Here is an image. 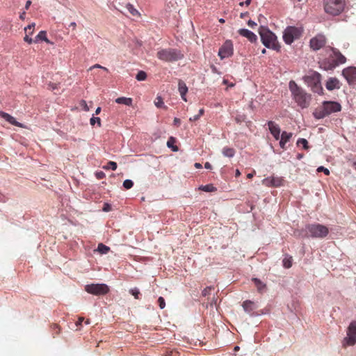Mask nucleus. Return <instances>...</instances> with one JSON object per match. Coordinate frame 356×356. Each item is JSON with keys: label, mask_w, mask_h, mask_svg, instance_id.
I'll return each mask as SVG.
<instances>
[{"label": "nucleus", "mask_w": 356, "mask_h": 356, "mask_svg": "<svg viewBox=\"0 0 356 356\" xmlns=\"http://www.w3.org/2000/svg\"><path fill=\"white\" fill-rule=\"evenodd\" d=\"M253 176H254V172H252V173H249V174H248V175H247V177H248V179H251L252 177H253Z\"/></svg>", "instance_id": "nucleus-62"}, {"label": "nucleus", "mask_w": 356, "mask_h": 356, "mask_svg": "<svg viewBox=\"0 0 356 356\" xmlns=\"http://www.w3.org/2000/svg\"><path fill=\"white\" fill-rule=\"evenodd\" d=\"M293 134L286 131H282L280 138V146L282 149H286V144L292 138Z\"/></svg>", "instance_id": "nucleus-19"}, {"label": "nucleus", "mask_w": 356, "mask_h": 356, "mask_svg": "<svg viewBox=\"0 0 356 356\" xmlns=\"http://www.w3.org/2000/svg\"><path fill=\"white\" fill-rule=\"evenodd\" d=\"M133 186H134V182L130 179H126L123 182V186L126 189H130L133 187Z\"/></svg>", "instance_id": "nucleus-36"}, {"label": "nucleus", "mask_w": 356, "mask_h": 356, "mask_svg": "<svg viewBox=\"0 0 356 356\" xmlns=\"http://www.w3.org/2000/svg\"><path fill=\"white\" fill-rule=\"evenodd\" d=\"M178 90H179V92L180 95L181 97V99L184 101L186 102L187 99H186V93L188 92V87L186 86V85L184 83V81H183L182 80H179V83H178Z\"/></svg>", "instance_id": "nucleus-22"}, {"label": "nucleus", "mask_w": 356, "mask_h": 356, "mask_svg": "<svg viewBox=\"0 0 356 356\" xmlns=\"http://www.w3.org/2000/svg\"><path fill=\"white\" fill-rule=\"evenodd\" d=\"M355 343H356V322H353L349 325L348 337L344 339L343 346H353Z\"/></svg>", "instance_id": "nucleus-10"}, {"label": "nucleus", "mask_w": 356, "mask_h": 356, "mask_svg": "<svg viewBox=\"0 0 356 356\" xmlns=\"http://www.w3.org/2000/svg\"><path fill=\"white\" fill-rule=\"evenodd\" d=\"M252 281L254 282L255 287L257 289V291L260 293H263L266 291V284L262 282L260 280L257 278H252Z\"/></svg>", "instance_id": "nucleus-23"}, {"label": "nucleus", "mask_w": 356, "mask_h": 356, "mask_svg": "<svg viewBox=\"0 0 356 356\" xmlns=\"http://www.w3.org/2000/svg\"><path fill=\"white\" fill-rule=\"evenodd\" d=\"M284 180L281 177H272L270 179V184L272 186L277 187L283 184Z\"/></svg>", "instance_id": "nucleus-27"}, {"label": "nucleus", "mask_w": 356, "mask_h": 356, "mask_svg": "<svg viewBox=\"0 0 356 356\" xmlns=\"http://www.w3.org/2000/svg\"><path fill=\"white\" fill-rule=\"evenodd\" d=\"M297 145H302V147L305 149H308V142L305 138H300V139H298V141H297Z\"/></svg>", "instance_id": "nucleus-35"}, {"label": "nucleus", "mask_w": 356, "mask_h": 356, "mask_svg": "<svg viewBox=\"0 0 356 356\" xmlns=\"http://www.w3.org/2000/svg\"><path fill=\"white\" fill-rule=\"evenodd\" d=\"M252 0H246L245 2H241L239 6H243V5L249 6Z\"/></svg>", "instance_id": "nucleus-50"}, {"label": "nucleus", "mask_w": 356, "mask_h": 356, "mask_svg": "<svg viewBox=\"0 0 356 356\" xmlns=\"http://www.w3.org/2000/svg\"><path fill=\"white\" fill-rule=\"evenodd\" d=\"M233 54V44L231 40H227L220 48L218 56L221 59L228 58Z\"/></svg>", "instance_id": "nucleus-12"}, {"label": "nucleus", "mask_w": 356, "mask_h": 356, "mask_svg": "<svg viewBox=\"0 0 356 356\" xmlns=\"http://www.w3.org/2000/svg\"><path fill=\"white\" fill-rule=\"evenodd\" d=\"M258 20L259 22L260 23L259 33L261 37V40L263 44L266 47H267V27L263 24V23H264L266 20V17L262 15H259V16L258 17Z\"/></svg>", "instance_id": "nucleus-13"}, {"label": "nucleus", "mask_w": 356, "mask_h": 356, "mask_svg": "<svg viewBox=\"0 0 356 356\" xmlns=\"http://www.w3.org/2000/svg\"><path fill=\"white\" fill-rule=\"evenodd\" d=\"M200 118V116L197 114V115H194L193 117L190 118L189 120L190 121H196V120H199Z\"/></svg>", "instance_id": "nucleus-51"}, {"label": "nucleus", "mask_w": 356, "mask_h": 356, "mask_svg": "<svg viewBox=\"0 0 356 356\" xmlns=\"http://www.w3.org/2000/svg\"><path fill=\"white\" fill-rule=\"evenodd\" d=\"M35 26V24L32 23L31 24H29V26L25 27V29H24L25 33H27L29 30L34 31Z\"/></svg>", "instance_id": "nucleus-45"}, {"label": "nucleus", "mask_w": 356, "mask_h": 356, "mask_svg": "<svg viewBox=\"0 0 356 356\" xmlns=\"http://www.w3.org/2000/svg\"><path fill=\"white\" fill-rule=\"evenodd\" d=\"M85 290L88 293L95 296H102L108 293L109 288L105 284H91L85 286Z\"/></svg>", "instance_id": "nucleus-9"}, {"label": "nucleus", "mask_w": 356, "mask_h": 356, "mask_svg": "<svg viewBox=\"0 0 356 356\" xmlns=\"http://www.w3.org/2000/svg\"><path fill=\"white\" fill-rule=\"evenodd\" d=\"M31 4V0H28L26 1V5H25V9L28 10Z\"/></svg>", "instance_id": "nucleus-54"}, {"label": "nucleus", "mask_w": 356, "mask_h": 356, "mask_svg": "<svg viewBox=\"0 0 356 356\" xmlns=\"http://www.w3.org/2000/svg\"><path fill=\"white\" fill-rule=\"evenodd\" d=\"M0 115L5 120H6L7 122H8L9 123H10L11 124L13 125H15V126H17L18 127H21V128H23L24 127V125L17 122L15 118H13L12 115H10V114L7 113H5V112H0Z\"/></svg>", "instance_id": "nucleus-20"}, {"label": "nucleus", "mask_w": 356, "mask_h": 356, "mask_svg": "<svg viewBox=\"0 0 356 356\" xmlns=\"http://www.w3.org/2000/svg\"><path fill=\"white\" fill-rule=\"evenodd\" d=\"M243 309L250 315L254 314V310L257 308V305L251 300H245L242 305Z\"/></svg>", "instance_id": "nucleus-17"}, {"label": "nucleus", "mask_w": 356, "mask_h": 356, "mask_svg": "<svg viewBox=\"0 0 356 356\" xmlns=\"http://www.w3.org/2000/svg\"><path fill=\"white\" fill-rule=\"evenodd\" d=\"M33 31H32V30H29L27 33H26V34H28V35H32L33 33Z\"/></svg>", "instance_id": "nucleus-63"}, {"label": "nucleus", "mask_w": 356, "mask_h": 356, "mask_svg": "<svg viewBox=\"0 0 356 356\" xmlns=\"http://www.w3.org/2000/svg\"><path fill=\"white\" fill-rule=\"evenodd\" d=\"M110 210H111V206L108 204L105 203L104 205L103 211H109Z\"/></svg>", "instance_id": "nucleus-49"}, {"label": "nucleus", "mask_w": 356, "mask_h": 356, "mask_svg": "<svg viewBox=\"0 0 356 356\" xmlns=\"http://www.w3.org/2000/svg\"><path fill=\"white\" fill-rule=\"evenodd\" d=\"M204 168H205L206 169L211 170V169L212 168V166H211V163H209V162H206V163H205V164H204Z\"/></svg>", "instance_id": "nucleus-53"}, {"label": "nucleus", "mask_w": 356, "mask_h": 356, "mask_svg": "<svg viewBox=\"0 0 356 356\" xmlns=\"http://www.w3.org/2000/svg\"><path fill=\"white\" fill-rule=\"evenodd\" d=\"M302 34V29L295 27H287L283 35L284 40L286 44H291L295 40L298 39Z\"/></svg>", "instance_id": "nucleus-8"}, {"label": "nucleus", "mask_w": 356, "mask_h": 356, "mask_svg": "<svg viewBox=\"0 0 356 356\" xmlns=\"http://www.w3.org/2000/svg\"><path fill=\"white\" fill-rule=\"evenodd\" d=\"M326 38L323 34H318L312 38L309 42V46L314 51H317L325 46Z\"/></svg>", "instance_id": "nucleus-11"}, {"label": "nucleus", "mask_w": 356, "mask_h": 356, "mask_svg": "<svg viewBox=\"0 0 356 356\" xmlns=\"http://www.w3.org/2000/svg\"><path fill=\"white\" fill-rule=\"evenodd\" d=\"M240 35L246 38L251 42H255L257 39V35L252 31L245 29H241L238 31Z\"/></svg>", "instance_id": "nucleus-18"}, {"label": "nucleus", "mask_w": 356, "mask_h": 356, "mask_svg": "<svg viewBox=\"0 0 356 356\" xmlns=\"http://www.w3.org/2000/svg\"><path fill=\"white\" fill-rule=\"evenodd\" d=\"M222 154L225 156H227V157H229V158H232L233 157L234 155H235V149L234 148H232V147H225L223 149H222Z\"/></svg>", "instance_id": "nucleus-25"}, {"label": "nucleus", "mask_w": 356, "mask_h": 356, "mask_svg": "<svg viewBox=\"0 0 356 356\" xmlns=\"http://www.w3.org/2000/svg\"><path fill=\"white\" fill-rule=\"evenodd\" d=\"M156 100L157 102H155V105L158 107V108H161L163 105V99L161 97H158L156 98Z\"/></svg>", "instance_id": "nucleus-40"}, {"label": "nucleus", "mask_w": 356, "mask_h": 356, "mask_svg": "<svg viewBox=\"0 0 356 356\" xmlns=\"http://www.w3.org/2000/svg\"><path fill=\"white\" fill-rule=\"evenodd\" d=\"M248 24L249 26L252 28L254 26L256 25V23L252 21V20H249L248 22Z\"/></svg>", "instance_id": "nucleus-55"}, {"label": "nucleus", "mask_w": 356, "mask_h": 356, "mask_svg": "<svg viewBox=\"0 0 356 356\" xmlns=\"http://www.w3.org/2000/svg\"><path fill=\"white\" fill-rule=\"evenodd\" d=\"M157 58L164 62H175L184 58L181 51L177 49L167 48L159 49L156 53Z\"/></svg>", "instance_id": "nucleus-5"}, {"label": "nucleus", "mask_w": 356, "mask_h": 356, "mask_svg": "<svg viewBox=\"0 0 356 356\" xmlns=\"http://www.w3.org/2000/svg\"><path fill=\"white\" fill-rule=\"evenodd\" d=\"M174 124H176V125H179L180 124V120L177 118H175L174 119Z\"/></svg>", "instance_id": "nucleus-56"}, {"label": "nucleus", "mask_w": 356, "mask_h": 356, "mask_svg": "<svg viewBox=\"0 0 356 356\" xmlns=\"http://www.w3.org/2000/svg\"><path fill=\"white\" fill-rule=\"evenodd\" d=\"M84 321V318L79 317L78 321L76 322V330L80 329L79 326L81 325L82 322Z\"/></svg>", "instance_id": "nucleus-46"}, {"label": "nucleus", "mask_w": 356, "mask_h": 356, "mask_svg": "<svg viewBox=\"0 0 356 356\" xmlns=\"http://www.w3.org/2000/svg\"><path fill=\"white\" fill-rule=\"evenodd\" d=\"M38 40H43L49 44L51 43L50 41L47 38V33L44 31H41L39 32V33L35 37L34 42H38Z\"/></svg>", "instance_id": "nucleus-24"}, {"label": "nucleus", "mask_w": 356, "mask_h": 356, "mask_svg": "<svg viewBox=\"0 0 356 356\" xmlns=\"http://www.w3.org/2000/svg\"><path fill=\"white\" fill-rule=\"evenodd\" d=\"M136 78L138 81H144L147 78V74L144 71H139Z\"/></svg>", "instance_id": "nucleus-34"}, {"label": "nucleus", "mask_w": 356, "mask_h": 356, "mask_svg": "<svg viewBox=\"0 0 356 356\" xmlns=\"http://www.w3.org/2000/svg\"><path fill=\"white\" fill-rule=\"evenodd\" d=\"M158 303L161 309H163L165 306V300L163 297H159L158 299Z\"/></svg>", "instance_id": "nucleus-38"}, {"label": "nucleus", "mask_w": 356, "mask_h": 356, "mask_svg": "<svg viewBox=\"0 0 356 356\" xmlns=\"http://www.w3.org/2000/svg\"><path fill=\"white\" fill-rule=\"evenodd\" d=\"M325 87L328 90L340 88L339 81L335 77L330 78L325 84Z\"/></svg>", "instance_id": "nucleus-21"}, {"label": "nucleus", "mask_w": 356, "mask_h": 356, "mask_svg": "<svg viewBox=\"0 0 356 356\" xmlns=\"http://www.w3.org/2000/svg\"><path fill=\"white\" fill-rule=\"evenodd\" d=\"M94 68H101V69L104 70L106 72H108V70L106 67H103V66H102V65H100L99 64H95L93 66L90 67V70H92V69H94Z\"/></svg>", "instance_id": "nucleus-42"}, {"label": "nucleus", "mask_w": 356, "mask_h": 356, "mask_svg": "<svg viewBox=\"0 0 356 356\" xmlns=\"http://www.w3.org/2000/svg\"><path fill=\"white\" fill-rule=\"evenodd\" d=\"M245 118L244 115H237L236 118H235V120L236 121L237 123H241L242 122H243L245 120Z\"/></svg>", "instance_id": "nucleus-43"}, {"label": "nucleus", "mask_w": 356, "mask_h": 356, "mask_svg": "<svg viewBox=\"0 0 356 356\" xmlns=\"http://www.w3.org/2000/svg\"><path fill=\"white\" fill-rule=\"evenodd\" d=\"M101 110H102V109H101V108H100V107H97V109H96V111H95V115H98V114H99V113H100V112H101Z\"/></svg>", "instance_id": "nucleus-61"}, {"label": "nucleus", "mask_w": 356, "mask_h": 356, "mask_svg": "<svg viewBox=\"0 0 356 356\" xmlns=\"http://www.w3.org/2000/svg\"><path fill=\"white\" fill-rule=\"evenodd\" d=\"M70 26L72 27L73 29H75L76 26V24L75 22H71L70 24Z\"/></svg>", "instance_id": "nucleus-59"}, {"label": "nucleus", "mask_w": 356, "mask_h": 356, "mask_svg": "<svg viewBox=\"0 0 356 356\" xmlns=\"http://www.w3.org/2000/svg\"><path fill=\"white\" fill-rule=\"evenodd\" d=\"M200 189L206 191V192H213L216 190V188L212 184H207L205 186H200Z\"/></svg>", "instance_id": "nucleus-30"}, {"label": "nucleus", "mask_w": 356, "mask_h": 356, "mask_svg": "<svg viewBox=\"0 0 356 356\" xmlns=\"http://www.w3.org/2000/svg\"><path fill=\"white\" fill-rule=\"evenodd\" d=\"M90 123L92 126H94L96 123L97 124L98 127H101V119L99 117H92L90 120Z\"/></svg>", "instance_id": "nucleus-33"}, {"label": "nucleus", "mask_w": 356, "mask_h": 356, "mask_svg": "<svg viewBox=\"0 0 356 356\" xmlns=\"http://www.w3.org/2000/svg\"><path fill=\"white\" fill-rule=\"evenodd\" d=\"M328 58L321 62V67L325 70H330L346 61V57L337 49L329 47Z\"/></svg>", "instance_id": "nucleus-2"}, {"label": "nucleus", "mask_w": 356, "mask_h": 356, "mask_svg": "<svg viewBox=\"0 0 356 356\" xmlns=\"http://www.w3.org/2000/svg\"><path fill=\"white\" fill-rule=\"evenodd\" d=\"M25 15H26V13H25V12H23V13L20 15L19 18H20L21 19H24V18H25Z\"/></svg>", "instance_id": "nucleus-60"}, {"label": "nucleus", "mask_w": 356, "mask_h": 356, "mask_svg": "<svg viewBox=\"0 0 356 356\" xmlns=\"http://www.w3.org/2000/svg\"><path fill=\"white\" fill-rule=\"evenodd\" d=\"M213 289V287L212 286H209V287H207L205 288L202 292V294L203 296H207V295L209 294L210 291Z\"/></svg>", "instance_id": "nucleus-39"}, {"label": "nucleus", "mask_w": 356, "mask_h": 356, "mask_svg": "<svg viewBox=\"0 0 356 356\" xmlns=\"http://www.w3.org/2000/svg\"><path fill=\"white\" fill-rule=\"evenodd\" d=\"M341 110V106L339 103L332 101H325L321 106L315 108L313 115L316 119L320 120L333 113L339 112Z\"/></svg>", "instance_id": "nucleus-3"}, {"label": "nucleus", "mask_w": 356, "mask_h": 356, "mask_svg": "<svg viewBox=\"0 0 356 356\" xmlns=\"http://www.w3.org/2000/svg\"><path fill=\"white\" fill-rule=\"evenodd\" d=\"M204 108H201V109H200V111H199V113H198V115L201 117V116L204 114Z\"/></svg>", "instance_id": "nucleus-58"}, {"label": "nucleus", "mask_w": 356, "mask_h": 356, "mask_svg": "<svg viewBox=\"0 0 356 356\" xmlns=\"http://www.w3.org/2000/svg\"><path fill=\"white\" fill-rule=\"evenodd\" d=\"M80 105L83 108V109L86 111H89V108L87 105V103L85 100H81V102H80Z\"/></svg>", "instance_id": "nucleus-44"}, {"label": "nucleus", "mask_w": 356, "mask_h": 356, "mask_svg": "<svg viewBox=\"0 0 356 356\" xmlns=\"http://www.w3.org/2000/svg\"><path fill=\"white\" fill-rule=\"evenodd\" d=\"M110 250V248L108 246L105 245L103 243H99L97 247V251L101 254H106Z\"/></svg>", "instance_id": "nucleus-29"}, {"label": "nucleus", "mask_w": 356, "mask_h": 356, "mask_svg": "<svg viewBox=\"0 0 356 356\" xmlns=\"http://www.w3.org/2000/svg\"><path fill=\"white\" fill-rule=\"evenodd\" d=\"M268 131L276 140H279L281 136V129L280 126L274 122L268 121Z\"/></svg>", "instance_id": "nucleus-15"}, {"label": "nucleus", "mask_w": 356, "mask_h": 356, "mask_svg": "<svg viewBox=\"0 0 356 356\" xmlns=\"http://www.w3.org/2000/svg\"><path fill=\"white\" fill-rule=\"evenodd\" d=\"M305 232L312 238H325L329 234V229L321 224H309L305 227Z\"/></svg>", "instance_id": "nucleus-7"}, {"label": "nucleus", "mask_w": 356, "mask_h": 356, "mask_svg": "<svg viewBox=\"0 0 356 356\" xmlns=\"http://www.w3.org/2000/svg\"><path fill=\"white\" fill-rule=\"evenodd\" d=\"M118 104H122L127 106L131 105L132 99L127 97H118L115 99Z\"/></svg>", "instance_id": "nucleus-28"}, {"label": "nucleus", "mask_w": 356, "mask_h": 356, "mask_svg": "<svg viewBox=\"0 0 356 356\" xmlns=\"http://www.w3.org/2000/svg\"><path fill=\"white\" fill-rule=\"evenodd\" d=\"M24 40L28 42L29 44H31L33 42H34V40L32 38H31L29 37V35L28 34H26V35L24 38Z\"/></svg>", "instance_id": "nucleus-48"}, {"label": "nucleus", "mask_w": 356, "mask_h": 356, "mask_svg": "<svg viewBox=\"0 0 356 356\" xmlns=\"http://www.w3.org/2000/svg\"><path fill=\"white\" fill-rule=\"evenodd\" d=\"M304 82L311 88L314 92L322 95L323 89L321 86V75L316 71H310L302 77Z\"/></svg>", "instance_id": "nucleus-4"}, {"label": "nucleus", "mask_w": 356, "mask_h": 356, "mask_svg": "<svg viewBox=\"0 0 356 356\" xmlns=\"http://www.w3.org/2000/svg\"><path fill=\"white\" fill-rule=\"evenodd\" d=\"M240 175H241L240 171L238 170H236V177H238V176H240Z\"/></svg>", "instance_id": "nucleus-64"}, {"label": "nucleus", "mask_w": 356, "mask_h": 356, "mask_svg": "<svg viewBox=\"0 0 356 356\" xmlns=\"http://www.w3.org/2000/svg\"><path fill=\"white\" fill-rule=\"evenodd\" d=\"M280 45L277 40L275 35L268 29V49L279 51Z\"/></svg>", "instance_id": "nucleus-16"}, {"label": "nucleus", "mask_w": 356, "mask_h": 356, "mask_svg": "<svg viewBox=\"0 0 356 356\" xmlns=\"http://www.w3.org/2000/svg\"><path fill=\"white\" fill-rule=\"evenodd\" d=\"M343 76L346 78L349 84L356 83V67H349L343 69L342 71Z\"/></svg>", "instance_id": "nucleus-14"}, {"label": "nucleus", "mask_w": 356, "mask_h": 356, "mask_svg": "<svg viewBox=\"0 0 356 356\" xmlns=\"http://www.w3.org/2000/svg\"><path fill=\"white\" fill-rule=\"evenodd\" d=\"M103 168L106 170L111 169L113 170H115L117 168V163L114 161H109L106 166L103 167Z\"/></svg>", "instance_id": "nucleus-32"}, {"label": "nucleus", "mask_w": 356, "mask_h": 356, "mask_svg": "<svg viewBox=\"0 0 356 356\" xmlns=\"http://www.w3.org/2000/svg\"><path fill=\"white\" fill-rule=\"evenodd\" d=\"M175 139L172 137H170L167 142V146L170 148H172L173 151H177L178 147L177 146H174Z\"/></svg>", "instance_id": "nucleus-31"}, {"label": "nucleus", "mask_w": 356, "mask_h": 356, "mask_svg": "<svg viewBox=\"0 0 356 356\" xmlns=\"http://www.w3.org/2000/svg\"><path fill=\"white\" fill-rule=\"evenodd\" d=\"M345 4V0H323L325 12L333 16L339 15L343 10Z\"/></svg>", "instance_id": "nucleus-6"}, {"label": "nucleus", "mask_w": 356, "mask_h": 356, "mask_svg": "<svg viewBox=\"0 0 356 356\" xmlns=\"http://www.w3.org/2000/svg\"><path fill=\"white\" fill-rule=\"evenodd\" d=\"M293 257L289 255H286L282 260L283 266L285 268H290L292 266Z\"/></svg>", "instance_id": "nucleus-26"}, {"label": "nucleus", "mask_w": 356, "mask_h": 356, "mask_svg": "<svg viewBox=\"0 0 356 356\" xmlns=\"http://www.w3.org/2000/svg\"><path fill=\"white\" fill-rule=\"evenodd\" d=\"M130 293L134 296L136 299H139V296L140 295V291L138 289H132L129 291Z\"/></svg>", "instance_id": "nucleus-37"}, {"label": "nucleus", "mask_w": 356, "mask_h": 356, "mask_svg": "<svg viewBox=\"0 0 356 356\" xmlns=\"http://www.w3.org/2000/svg\"><path fill=\"white\" fill-rule=\"evenodd\" d=\"M289 88L291 93L292 99L301 108H308L312 100V95L307 93L302 88L291 80L289 83Z\"/></svg>", "instance_id": "nucleus-1"}, {"label": "nucleus", "mask_w": 356, "mask_h": 356, "mask_svg": "<svg viewBox=\"0 0 356 356\" xmlns=\"http://www.w3.org/2000/svg\"><path fill=\"white\" fill-rule=\"evenodd\" d=\"M317 170L318 172H323L327 175L330 174L329 170L327 168H324L323 166L318 167Z\"/></svg>", "instance_id": "nucleus-41"}, {"label": "nucleus", "mask_w": 356, "mask_h": 356, "mask_svg": "<svg viewBox=\"0 0 356 356\" xmlns=\"http://www.w3.org/2000/svg\"><path fill=\"white\" fill-rule=\"evenodd\" d=\"M195 167L197 168V169H200L202 168V165L199 163H195Z\"/></svg>", "instance_id": "nucleus-57"}, {"label": "nucleus", "mask_w": 356, "mask_h": 356, "mask_svg": "<svg viewBox=\"0 0 356 356\" xmlns=\"http://www.w3.org/2000/svg\"><path fill=\"white\" fill-rule=\"evenodd\" d=\"M128 8L133 15H136L138 13V11L135 8H134L131 5L129 4Z\"/></svg>", "instance_id": "nucleus-47"}, {"label": "nucleus", "mask_w": 356, "mask_h": 356, "mask_svg": "<svg viewBox=\"0 0 356 356\" xmlns=\"http://www.w3.org/2000/svg\"><path fill=\"white\" fill-rule=\"evenodd\" d=\"M104 173L103 172H99L97 173V177L98 179H102L104 177Z\"/></svg>", "instance_id": "nucleus-52"}]
</instances>
